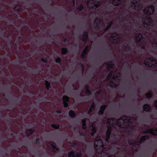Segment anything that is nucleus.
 I'll return each mask as SVG.
<instances>
[{
	"label": "nucleus",
	"instance_id": "cd10ccee",
	"mask_svg": "<svg viewBox=\"0 0 157 157\" xmlns=\"http://www.w3.org/2000/svg\"><path fill=\"white\" fill-rule=\"evenodd\" d=\"M52 127L54 128H55L56 129L58 128L59 127L58 125H57L56 124H53L52 125Z\"/></svg>",
	"mask_w": 157,
	"mask_h": 157
},
{
	"label": "nucleus",
	"instance_id": "a19ab883",
	"mask_svg": "<svg viewBox=\"0 0 157 157\" xmlns=\"http://www.w3.org/2000/svg\"><path fill=\"white\" fill-rule=\"evenodd\" d=\"M112 66V64H111L110 65V67H111Z\"/></svg>",
	"mask_w": 157,
	"mask_h": 157
},
{
	"label": "nucleus",
	"instance_id": "2f4dec72",
	"mask_svg": "<svg viewBox=\"0 0 157 157\" xmlns=\"http://www.w3.org/2000/svg\"><path fill=\"white\" fill-rule=\"evenodd\" d=\"M60 59L59 58H57L56 59V61L57 63H59L60 61Z\"/></svg>",
	"mask_w": 157,
	"mask_h": 157
},
{
	"label": "nucleus",
	"instance_id": "20e7f679",
	"mask_svg": "<svg viewBox=\"0 0 157 157\" xmlns=\"http://www.w3.org/2000/svg\"><path fill=\"white\" fill-rule=\"evenodd\" d=\"M145 64L149 67H153L156 66L157 62L155 59L151 58H148L145 60Z\"/></svg>",
	"mask_w": 157,
	"mask_h": 157
},
{
	"label": "nucleus",
	"instance_id": "f8f14e48",
	"mask_svg": "<svg viewBox=\"0 0 157 157\" xmlns=\"http://www.w3.org/2000/svg\"><path fill=\"white\" fill-rule=\"evenodd\" d=\"M90 128L91 129V132H90L91 135L92 136H93L96 131V127L95 125L91 124Z\"/></svg>",
	"mask_w": 157,
	"mask_h": 157
},
{
	"label": "nucleus",
	"instance_id": "c756f323",
	"mask_svg": "<svg viewBox=\"0 0 157 157\" xmlns=\"http://www.w3.org/2000/svg\"><path fill=\"white\" fill-rule=\"evenodd\" d=\"M83 9V6H82L81 5L80 6H78V9L79 10H82Z\"/></svg>",
	"mask_w": 157,
	"mask_h": 157
},
{
	"label": "nucleus",
	"instance_id": "7ed1b4c3",
	"mask_svg": "<svg viewBox=\"0 0 157 157\" xmlns=\"http://www.w3.org/2000/svg\"><path fill=\"white\" fill-rule=\"evenodd\" d=\"M120 74L117 73L114 75L113 77V80L111 81L110 86L112 87H115L118 85V81H117L120 79Z\"/></svg>",
	"mask_w": 157,
	"mask_h": 157
},
{
	"label": "nucleus",
	"instance_id": "1a4fd4ad",
	"mask_svg": "<svg viewBox=\"0 0 157 157\" xmlns=\"http://www.w3.org/2000/svg\"><path fill=\"white\" fill-rule=\"evenodd\" d=\"M147 132L153 135H157V128H154L149 129Z\"/></svg>",
	"mask_w": 157,
	"mask_h": 157
},
{
	"label": "nucleus",
	"instance_id": "423d86ee",
	"mask_svg": "<svg viewBox=\"0 0 157 157\" xmlns=\"http://www.w3.org/2000/svg\"><path fill=\"white\" fill-rule=\"evenodd\" d=\"M100 5V3L96 1H89L87 2V5L89 8H94L98 7Z\"/></svg>",
	"mask_w": 157,
	"mask_h": 157
},
{
	"label": "nucleus",
	"instance_id": "f03ea898",
	"mask_svg": "<svg viewBox=\"0 0 157 157\" xmlns=\"http://www.w3.org/2000/svg\"><path fill=\"white\" fill-rule=\"evenodd\" d=\"M102 140L100 137H97L94 142V144L96 147V148L97 152L98 153H101L103 150V144Z\"/></svg>",
	"mask_w": 157,
	"mask_h": 157
},
{
	"label": "nucleus",
	"instance_id": "5701e85b",
	"mask_svg": "<svg viewBox=\"0 0 157 157\" xmlns=\"http://www.w3.org/2000/svg\"><path fill=\"white\" fill-rule=\"evenodd\" d=\"M67 51V50L66 48H63L62 49V52L63 54H65Z\"/></svg>",
	"mask_w": 157,
	"mask_h": 157
},
{
	"label": "nucleus",
	"instance_id": "bb28decb",
	"mask_svg": "<svg viewBox=\"0 0 157 157\" xmlns=\"http://www.w3.org/2000/svg\"><path fill=\"white\" fill-rule=\"evenodd\" d=\"M87 35L86 33L84 35L83 38L82 39V40L83 41H85L87 39Z\"/></svg>",
	"mask_w": 157,
	"mask_h": 157
},
{
	"label": "nucleus",
	"instance_id": "c9c22d12",
	"mask_svg": "<svg viewBox=\"0 0 157 157\" xmlns=\"http://www.w3.org/2000/svg\"><path fill=\"white\" fill-rule=\"evenodd\" d=\"M111 25V23H109V24L108 25V28H107V29H106V30H107L108 29V28H109L110 26Z\"/></svg>",
	"mask_w": 157,
	"mask_h": 157
},
{
	"label": "nucleus",
	"instance_id": "ea45409f",
	"mask_svg": "<svg viewBox=\"0 0 157 157\" xmlns=\"http://www.w3.org/2000/svg\"><path fill=\"white\" fill-rule=\"evenodd\" d=\"M94 0H89V1H87V2L86 1V3L87 4V2H89V1H94ZM87 1H88V0H87Z\"/></svg>",
	"mask_w": 157,
	"mask_h": 157
},
{
	"label": "nucleus",
	"instance_id": "9b49d317",
	"mask_svg": "<svg viewBox=\"0 0 157 157\" xmlns=\"http://www.w3.org/2000/svg\"><path fill=\"white\" fill-rule=\"evenodd\" d=\"M132 6L133 7H134L135 9L137 10H139L140 9L137 8L136 7H139V8H140V5L139 2L137 1L136 2V1L133 2Z\"/></svg>",
	"mask_w": 157,
	"mask_h": 157
},
{
	"label": "nucleus",
	"instance_id": "4be33fe9",
	"mask_svg": "<svg viewBox=\"0 0 157 157\" xmlns=\"http://www.w3.org/2000/svg\"><path fill=\"white\" fill-rule=\"evenodd\" d=\"M69 115L70 117H73L75 116V114L73 111H71L69 113Z\"/></svg>",
	"mask_w": 157,
	"mask_h": 157
},
{
	"label": "nucleus",
	"instance_id": "ddd939ff",
	"mask_svg": "<svg viewBox=\"0 0 157 157\" xmlns=\"http://www.w3.org/2000/svg\"><path fill=\"white\" fill-rule=\"evenodd\" d=\"M110 2L114 5H117L120 3V0H110Z\"/></svg>",
	"mask_w": 157,
	"mask_h": 157
},
{
	"label": "nucleus",
	"instance_id": "72a5a7b5",
	"mask_svg": "<svg viewBox=\"0 0 157 157\" xmlns=\"http://www.w3.org/2000/svg\"><path fill=\"white\" fill-rule=\"evenodd\" d=\"M147 20H148V21H149V23L151 22L152 21V19H151L148 18L147 19Z\"/></svg>",
	"mask_w": 157,
	"mask_h": 157
},
{
	"label": "nucleus",
	"instance_id": "2eb2a0df",
	"mask_svg": "<svg viewBox=\"0 0 157 157\" xmlns=\"http://www.w3.org/2000/svg\"><path fill=\"white\" fill-rule=\"evenodd\" d=\"M51 146L52 147L53 151H56L58 150V148L56 147V145L55 143H53L52 144Z\"/></svg>",
	"mask_w": 157,
	"mask_h": 157
},
{
	"label": "nucleus",
	"instance_id": "b1692460",
	"mask_svg": "<svg viewBox=\"0 0 157 157\" xmlns=\"http://www.w3.org/2000/svg\"><path fill=\"white\" fill-rule=\"evenodd\" d=\"M113 75V72L112 71L108 75L107 78L108 79H109L110 78H111L112 76Z\"/></svg>",
	"mask_w": 157,
	"mask_h": 157
},
{
	"label": "nucleus",
	"instance_id": "7c9ffc66",
	"mask_svg": "<svg viewBox=\"0 0 157 157\" xmlns=\"http://www.w3.org/2000/svg\"><path fill=\"white\" fill-rule=\"evenodd\" d=\"M86 93L87 94H89L90 93V91L88 89H86Z\"/></svg>",
	"mask_w": 157,
	"mask_h": 157
},
{
	"label": "nucleus",
	"instance_id": "4468645a",
	"mask_svg": "<svg viewBox=\"0 0 157 157\" xmlns=\"http://www.w3.org/2000/svg\"><path fill=\"white\" fill-rule=\"evenodd\" d=\"M89 48L88 47L86 46L83 50V52L81 54V56L83 58L85 56V55L87 51Z\"/></svg>",
	"mask_w": 157,
	"mask_h": 157
},
{
	"label": "nucleus",
	"instance_id": "39448f33",
	"mask_svg": "<svg viewBox=\"0 0 157 157\" xmlns=\"http://www.w3.org/2000/svg\"><path fill=\"white\" fill-rule=\"evenodd\" d=\"M136 40L138 43L143 44L146 43V39L142 36L141 35L137 34L136 35Z\"/></svg>",
	"mask_w": 157,
	"mask_h": 157
},
{
	"label": "nucleus",
	"instance_id": "4c0bfd02",
	"mask_svg": "<svg viewBox=\"0 0 157 157\" xmlns=\"http://www.w3.org/2000/svg\"><path fill=\"white\" fill-rule=\"evenodd\" d=\"M107 156H108V157H114L113 156H110V155H107Z\"/></svg>",
	"mask_w": 157,
	"mask_h": 157
},
{
	"label": "nucleus",
	"instance_id": "c85d7f7f",
	"mask_svg": "<svg viewBox=\"0 0 157 157\" xmlns=\"http://www.w3.org/2000/svg\"><path fill=\"white\" fill-rule=\"evenodd\" d=\"M152 93L151 92L147 93L146 96L148 97H151L152 96Z\"/></svg>",
	"mask_w": 157,
	"mask_h": 157
},
{
	"label": "nucleus",
	"instance_id": "6ab92c4d",
	"mask_svg": "<svg viewBox=\"0 0 157 157\" xmlns=\"http://www.w3.org/2000/svg\"><path fill=\"white\" fill-rule=\"evenodd\" d=\"M111 38L114 40H116V39L118 38V36L117 34L115 33L113 35L111 36Z\"/></svg>",
	"mask_w": 157,
	"mask_h": 157
},
{
	"label": "nucleus",
	"instance_id": "393cba45",
	"mask_svg": "<svg viewBox=\"0 0 157 157\" xmlns=\"http://www.w3.org/2000/svg\"><path fill=\"white\" fill-rule=\"evenodd\" d=\"M94 105L93 104H92V105L91 106L90 109L89 110L88 113H90L92 111V110L94 108Z\"/></svg>",
	"mask_w": 157,
	"mask_h": 157
},
{
	"label": "nucleus",
	"instance_id": "aec40b11",
	"mask_svg": "<svg viewBox=\"0 0 157 157\" xmlns=\"http://www.w3.org/2000/svg\"><path fill=\"white\" fill-rule=\"evenodd\" d=\"M147 138V136H144L141 138L140 139V143H141L143 141L145 140Z\"/></svg>",
	"mask_w": 157,
	"mask_h": 157
},
{
	"label": "nucleus",
	"instance_id": "473e14b6",
	"mask_svg": "<svg viewBox=\"0 0 157 157\" xmlns=\"http://www.w3.org/2000/svg\"><path fill=\"white\" fill-rule=\"evenodd\" d=\"M98 21L100 22V21L99 19H97L95 21V23H96V22Z\"/></svg>",
	"mask_w": 157,
	"mask_h": 157
},
{
	"label": "nucleus",
	"instance_id": "58836bf2",
	"mask_svg": "<svg viewBox=\"0 0 157 157\" xmlns=\"http://www.w3.org/2000/svg\"><path fill=\"white\" fill-rule=\"evenodd\" d=\"M94 0H89V1H87V2L86 1V3L87 4V2H89V1H94ZM87 1H88V0H87Z\"/></svg>",
	"mask_w": 157,
	"mask_h": 157
},
{
	"label": "nucleus",
	"instance_id": "f704fd0d",
	"mask_svg": "<svg viewBox=\"0 0 157 157\" xmlns=\"http://www.w3.org/2000/svg\"><path fill=\"white\" fill-rule=\"evenodd\" d=\"M155 106L156 107H157V100L155 101Z\"/></svg>",
	"mask_w": 157,
	"mask_h": 157
},
{
	"label": "nucleus",
	"instance_id": "f257e3e1",
	"mask_svg": "<svg viewBox=\"0 0 157 157\" xmlns=\"http://www.w3.org/2000/svg\"><path fill=\"white\" fill-rule=\"evenodd\" d=\"M107 121L109 126L106 133V137L105 139V140L107 142L108 141V139L109 138L111 130V126H113L115 125H117L118 126L123 128L125 126V127H127L126 123H128V124H130L129 123V121L128 120H126V118L124 117L121 118L117 121L113 118L109 119L107 120ZM129 127L128 125L127 126V127Z\"/></svg>",
	"mask_w": 157,
	"mask_h": 157
},
{
	"label": "nucleus",
	"instance_id": "412c9836",
	"mask_svg": "<svg viewBox=\"0 0 157 157\" xmlns=\"http://www.w3.org/2000/svg\"><path fill=\"white\" fill-rule=\"evenodd\" d=\"M45 84L46 88L48 90H49V86H50V83L48 81H46L45 82Z\"/></svg>",
	"mask_w": 157,
	"mask_h": 157
},
{
	"label": "nucleus",
	"instance_id": "9d476101",
	"mask_svg": "<svg viewBox=\"0 0 157 157\" xmlns=\"http://www.w3.org/2000/svg\"><path fill=\"white\" fill-rule=\"evenodd\" d=\"M63 100L64 106L67 107L68 105V98L67 96H64L63 97Z\"/></svg>",
	"mask_w": 157,
	"mask_h": 157
},
{
	"label": "nucleus",
	"instance_id": "a878e982",
	"mask_svg": "<svg viewBox=\"0 0 157 157\" xmlns=\"http://www.w3.org/2000/svg\"><path fill=\"white\" fill-rule=\"evenodd\" d=\"M82 128H86V127L85 126V123H86L85 120H83L82 121Z\"/></svg>",
	"mask_w": 157,
	"mask_h": 157
},
{
	"label": "nucleus",
	"instance_id": "a211bd4d",
	"mask_svg": "<svg viewBox=\"0 0 157 157\" xmlns=\"http://www.w3.org/2000/svg\"><path fill=\"white\" fill-rule=\"evenodd\" d=\"M33 132L34 131L33 130L29 129L26 131V133L27 135H29L33 133Z\"/></svg>",
	"mask_w": 157,
	"mask_h": 157
},
{
	"label": "nucleus",
	"instance_id": "f3484780",
	"mask_svg": "<svg viewBox=\"0 0 157 157\" xmlns=\"http://www.w3.org/2000/svg\"><path fill=\"white\" fill-rule=\"evenodd\" d=\"M144 109L146 111H148L150 109V107L147 105H144L143 106Z\"/></svg>",
	"mask_w": 157,
	"mask_h": 157
},
{
	"label": "nucleus",
	"instance_id": "e433bc0d",
	"mask_svg": "<svg viewBox=\"0 0 157 157\" xmlns=\"http://www.w3.org/2000/svg\"><path fill=\"white\" fill-rule=\"evenodd\" d=\"M42 61H43L44 62H46V60H44V59H43H43H42Z\"/></svg>",
	"mask_w": 157,
	"mask_h": 157
},
{
	"label": "nucleus",
	"instance_id": "0eeeda50",
	"mask_svg": "<svg viewBox=\"0 0 157 157\" xmlns=\"http://www.w3.org/2000/svg\"><path fill=\"white\" fill-rule=\"evenodd\" d=\"M154 7L151 5L150 6L148 7L145 9L144 12L147 15H150L152 14L154 11Z\"/></svg>",
	"mask_w": 157,
	"mask_h": 157
},
{
	"label": "nucleus",
	"instance_id": "dca6fc26",
	"mask_svg": "<svg viewBox=\"0 0 157 157\" xmlns=\"http://www.w3.org/2000/svg\"><path fill=\"white\" fill-rule=\"evenodd\" d=\"M105 108V106L104 105H102L100 108L99 111V114H102L103 113V112Z\"/></svg>",
	"mask_w": 157,
	"mask_h": 157
},
{
	"label": "nucleus",
	"instance_id": "6e6552de",
	"mask_svg": "<svg viewBox=\"0 0 157 157\" xmlns=\"http://www.w3.org/2000/svg\"><path fill=\"white\" fill-rule=\"evenodd\" d=\"M76 155H75V153L73 151H71L68 154L69 157H81V152H79L78 153L77 152L75 153Z\"/></svg>",
	"mask_w": 157,
	"mask_h": 157
}]
</instances>
